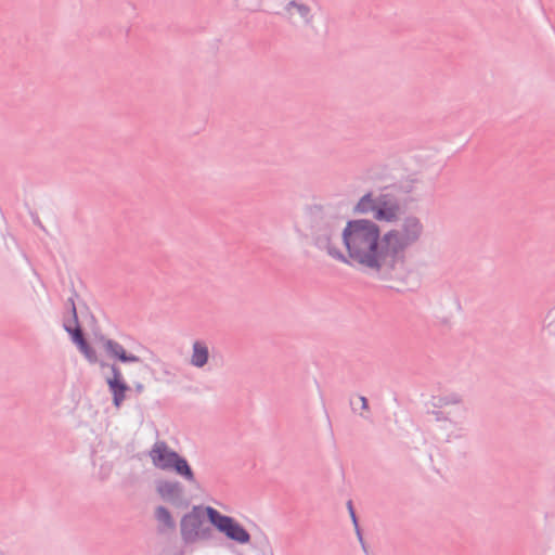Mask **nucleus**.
Returning <instances> with one entry per match:
<instances>
[{"label":"nucleus","instance_id":"nucleus-1","mask_svg":"<svg viewBox=\"0 0 555 555\" xmlns=\"http://www.w3.org/2000/svg\"><path fill=\"white\" fill-rule=\"evenodd\" d=\"M347 250H333L331 257L382 281H392L387 246L377 223L370 219H351L341 231Z\"/></svg>","mask_w":555,"mask_h":555},{"label":"nucleus","instance_id":"nucleus-2","mask_svg":"<svg viewBox=\"0 0 555 555\" xmlns=\"http://www.w3.org/2000/svg\"><path fill=\"white\" fill-rule=\"evenodd\" d=\"M424 233L421 219L414 215L405 216L398 229H390L384 233V243L387 246L392 281L404 283L406 271L405 250L416 244Z\"/></svg>","mask_w":555,"mask_h":555},{"label":"nucleus","instance_id":"nucleus-3","mask_svg":"<svg viewBox=\"0 0 555 555\" xmlns=\"http://www.w3.org/2000/svg\"><path fill=\"white\" fill-rule=\"evenodd\" d=\"M308 230L313 245L325 250L328 256L333 250H339L333 245V238L338 236L341 217L332 207L313 205L308 210Z\"/></svg>","mask_w":555,"mask_h":555},{"label":"nucleus","instance_id":"nucleus-4","mask_svg":"<svg viewBox=\"0 0 555 555\" xmlns=\"http://www.w3.org/2000/svg\"><path fill=\"white\" fill-rule=\"evenodd\" d=\"M208 521L207 506L194 505L191 512L183 515L180 521V533L184 543H194L197 540H210L214 537L211 527H203Z\"/></svg>","mask_w":555,"mask_h":555},{"label":"nucleus","instance_id":"nucleus-5","mask_svg":"<svg viewBox=\"0 0 555 555\" xmlns=\"http://www.w3.org/2000/svg\"><path fill=\"white\" fill-rule=\"evenodd\" d=\"M208 522L228 540L237 544L250 542V533L234 517L221 514L211 506H207Z\"/></svg>","mask_w":555,"mask_h":555},{"label":"nucleus","instance_id":"nucleus-6","mask_svg":"<svg viewBox=\"0 0 555 555\" xmlns=\"http://www.w3.org/2000/svg\"><path fill=\"white\" fill-rule=\"evenodd\" d=\"M100 367H108L112 372V376L105 378V383L108 387V391L112 395V402L116 409H119L122 402L126 400V393L131 388L124 378L121 369L117 363H108L106 361L100 362Z\"/></svg>","mask_w":555,"mask_h":555},{"label":"nucleus","instance_id":"nucleus-7","mask_svg":"<svg viewBox=\"0 0 555 555\" xmlns=\"http://www.w3.org/2000/svg\"><path fill=\"white\" fill-rule=\"evenodd\" d=\"M156 491L163 500L177 507H186L189 505V501L184 496V487L180 481L157 480Z\"/></svg>","mask_w":555,"mask_h":555},{"label":"nucleus","instance_id":"nucleus-8","mask_svg":"<svg viewBox=\"0 0 555 555\" xmlns=\"http://www.w3.org/2000/svg\"><path fill=\"white\" fill-rule=\"evenodd\" d=\"M400 211L399 201L390 193H382L377 196L374 218L377 221L396 222Z\"/></svg>","mask_w":555,"mask_h":555},{"label":"nucleus","instance_id":"nucleus-9","mask_svg":"<svg viewBox=\"0 0 555 555\" xmlns=\"http://www.w3.org/2000/svg\"><path fill=\"white\" fill-rule=\"evenodd\" d=\"M96 341H98V344H101L106 356L109 359H113V360L124 363V364L142 362L140 357H138L133 353L127 352L121 344H119L118 341H116L112 338H108L104 335H100V336H96Z\"/></svg>","mask_w":555,"mask_h":555},{"label":"nucleus","instance_id":"nucleus-10","mask_svg":"<svg viewBox=\"0 0 555 555\" xmlns=\"http://www.w3.org/2000/svg\"><path fill=\"white\" fill-rule=\"evenodd\" d=\"M297 14L306 27H312L314 22V14L309 4L299 1V0H291L288 1L284 8L282 15L289 23L295 24L294 16Z\"/></svg>","mask_w":555,"mask_h":555},{"label":"nucleus","instance_id":"nucleus-11","mask_svg":"<svg viewBox=\"0 0 555 555\" xmlns=\"http://www.w3.org/2000/svg\"><path fill=\"white\" fill-rule=\"evenodd\" d=\"M177 454L178 452L170 449L165 441H156L149 452L154 466L162 470L170 469Z\"/></svg>","mask_w":555,"mask_h":555},{"label":"nucleus","instance_id":"nucleus-12","mask_svg":"<svg viewBox=\"0 0 555 555\" xmlns=\"http://www.w3.org/2000/svg\"><path fill=\"white\" fill-rule=\"evenodd\" d=\"M64 330L70 336L73 344L78 348L87 341L85 333L80 326L77 309L73 307V320H68L63 324Z\"/></svg>","mask_w":555,"mask_h":555},{"label":"nucleus","instance_id":"nucleus-13","mask_svg":"<svg viewBox=\"0 0 555 555\" xmlns=\"http://www.w3.org/2000/svg\"><path fill=\"white\" fill-rule=\"evenodd\" d=\"M171 472L176 473L178 476L182 477L184 480L197 485V481L195 479L194 472L189 464L188 460L182 456L181 454H177L170 469Z\"/></svg>","mask_w":555,"mask_h":555},{"label":"nucleus","instance_id":"nucleus-14","mask_svg":"<svg viewBox=\"0 0 555 555\" xmlns=\"http://www.w3.org/2000/svg\"><path fill=\"white\" fill-rule=\"evenodd\" d=\"M209 360V349L202 340H195L192 345L191 364L195 367H204Z\"/></svg>","mask_w":555,"mask_h":555},{"label":"nucleus","instance_id":"nucleus-15","mask_svg":"<svg viewBox=\"0 0 555 555\" xmlns=\"http://www.w3.org/2000/svg\"><path fill=\"white\" fill-rule=\"evenodd\" d=\"M463 398L461 395L456 392H452L444 396H434L431 398V406L434 409H443L444 406L452 405V404H462Z\"/></svg>","mask_w":555,"mask_h":555},{"label":"nucleus","instance_id":"nucleus-16","mask_svg":"<svg viewBox=\"0 0 555 555\" xmlns=\"http://www.w3.org/2000/svg\"><path fill=\"white\" fill-rule=\"evenodd\" d=\"M377 202V196L374 197L372 192L365 193L357 203V205L353 208L354 214H369L373 212L375 210Z\"/></svg>","mask_w":555,"mask_h":555},{"label":"nucleus","instance_id":"nucleus-17","mask_svg":"<svg viewBox=\"0 0 555 555\" xmlns=\"http://www.w3.org/2000/svg\"><path fill=\"white\" fill-rule=\"evenodd\" d=\"M155 518L168 529L176 528V522L171 516V513L165 506L160 505L155 509Z\"/></svg>","mask_w":555,"mask_h":555},{"label":"nucleus","instance_id":"nucleus-18","mask_svg":"<svg viewBox=\"0 0 555 555\" xmlns=\"http://www.w3.org/2000/svg\"><path fill=\"white\" fill-rule=\"evenodd\" d=\"M77 349L83 354V357L86 358V360L90 364H96L98 363L100 365V362L102 360L99 359L96 351L89 344L88 340L85 344H82L81 346H79Z\"/></svg>","mask_w":555,"mask_h":555},{"label":"nucleus","instance_id":"nucleus-19","mask_svg":"<svg viewBox=\"0 0 555 555\" xmlns=\"http://www.w3.org/2000/svg\"><path fill=\"white\" fill-rule=\"evenodd\" d=\"M261 4L262 0H236L237 8L250 12L258 11Z\"/></svg>","mask_w":555,"mask_h":555},{"label":"nucleus","instance_id":"nucleus-20","mask_svg":"<svg viewBox=\"0 0 555 555\" xmlns=\"http://www.w3.org/2000/svg\"><path fill=\"white\" fill-rule=\"evenodd\" d=\"M417 179H406L403 181H400L397 185L398 192L401 194H410L415 189V183L417 182Z\"/></svg>","mask_w":555,"mask_h":555},{"label":"nucleus","instance_id":"nucleus-21","mask_svg":"<svg viewBox=\"0 0 555 555\" xmlns=\"http://www.w3.org/2000/svg\"><path fill=\"white\" fill-rule=\"evenodd\" d=\"M427 413L431 414L436 422H449L453 424L449 413L442 411V409H433L431 411H427Z\"/></svg>","mask_w":555,"mask_h":555},{"label":"nucleus","instance_id":"nucleus-22","mask_svg":"<svg viewBox=\"0 0 555 555\" xmlns=\"http://www.w3.org/2000/svg\"><path fill=\"white\" fill-rule=\"evenodd\" d=\"M347 508H348V512H349V515H350L353 526L358 527L359 520H358V517H357V514H356V511H354L351 500H349L347 502Z\"/></svg>","mask_w":555,"mask_h":555},{"label":"nucleus","instance_id":"nucleus-23","mask_svg":"<svg viewBox=\"0 0 555 555\" xmlns=\"http://www.w3.org/2000/svg\"><path fill=\"white\" fill-rule=\"evenodd\" d=\"M354 530H356V533H357V537L364 550V552H366V547H365V543H364V540H363V535H362V531H361V528L360 526L358 525V527H354Z\"/></svg>","mask_w":555,"mask_h":555},{"label":"nucleus","instance_id":"nucleus-24","mask_svg":"<svg viewBox=\"0 0 555 555\" xmlns=\"http://www.w3.org/2000/svg\"><path fill=\"white\" fill-rule=\"evenodd\" d=\"M360 401H361V409L362 410H367L369 409V401H367V398L364 397V396H360L359 397Z\"/></svg>","mask_w":555,"mask_h":555},{"label":"nucleus","instance_id":"nucleus-25","mask_svg":"<svg viewBox=\"0 0 555 555\" xmlns=\"http://www.w3.org/2000/svg\"><path fill=\"white\" fill-rule=\"evenodd\" d=\"M67 305L69 306V309H70V315H73V307L76 308V305L74 301V296H72L67 299ZM70 320H73V317H70Z\"/></svg>","mask_w":555,"mask_h":555},{"label":"nucleus","instance_id":"nucleus-26","mask_svg":"<svg viewBox=\"0 0 555 555\" xmlns=\"http://www.w3.org/2000/svg\"><path fill=\"white\" fill-rule=\"evenodd\" d=\"M134 389L138 393H141L144 390V385L142 383H135Z\"/></svg>","mask_w":555,"mask_h":555},{"label":"nucleus","instance_id":"nucleus-27","mask_svg":"<svg viewBox=\"0 0 555 555\" xmlns=\"http://www.w3.org/2000/svg\"><path fill=\"white\" fill-rule=\"evenodd\" d=\"M35 222L41 228V229H44L43 225L41 224V222L39 220H35Z\"/></svg>","mask_w":555,"mask_h":555}]
</instances>
